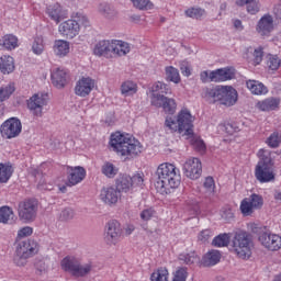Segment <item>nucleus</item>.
I'll return each mask as SVG.
<instances>
[{
  "label": "nucleus",
  "instance_id": "obj_19",
  "mask_svg": "<svg viewBox=\"0 0 281 281\" xmlns=\"http://www.w3.org/2000/svg\"><path fill=\"white\" fill-rule=\"evenodd\" d=\"M259 241L269 251H280L281 236L278 234L262 233L259 235Z\"/></svg>",
  "mask_w": 281,
  "mask_h": 281
},
{
  "label": "nucleus",
  "instance_id": "obj_2",
  "mask_svg": "<svg viewBox=\"0 0 281 281\" xmlns=\"http://www.w3.org/2000/svg\"><path fill=\"white\" fill-rule=\"evenodd\" d=\"M156 188L161 194L170 192L181 183V171L170 162H162L156 170Z\"/></svg>",
  "mask_w": 281,
  "mask_h": 281
},
{
  "label": "nucleus",
  "instance_id": "obj_4",
  "mask_svg": "<svg viewBox=\"0 0 281 281\" xmlns=\"http://www.w3.org/2000/svg\"><path fill=\"white\" fill-rule=\"evenodd\" d=\"M194 120L196 117L192 115V112L188 108H182L178 112L176 120L171 116L165 120V126L171 133H179L183 137H192L194 135Z\"/></svg>",
  "mask_w": 281,
  "mask_h": 281
},
{
  "label": "nucleus",
  "instance_id": "obj_7",
  "mask_svg": "<svg viewBox=\"0 0 281 281\" xmlns=\"http://www.w3.org/2000/svg\"><path fill=\"white\" fill-rule=\"evenodd\" d=\"M200 80L203 85L210 82H228V80H236V68L227 66L217 68L215 70H203L200 72Z\"/></svg>",
  "mask_w": 281,
  "mask_h": 281
},
{
  "label": "nucleus",
  "instance_id": "obj_38",
  "mask_svg": "<svg viewBox=\"0 0 281 281\" xmlns=\"http://www.w3.org/2000/svg\"><path fill=\"white\" fill-rule=\"evenodd\" d=\"M15 91L16 87L13 82L0 87V102H5V100H10L12 93H14Z\"/></svg>",
  "mask_w": 281,
  "mask_h": 281
},
{
  "label": "nucleus",
  "instance_id": "obj_48",
  "mask_svg": "<svg viewBox=\"0 0 281 281\" xmlns=\"http://www.w3.org/2000/svg\"><path fill=\"white\" fill-rule=\"evenodd\" d=\"M187 139H191V145L198 150V153H205V143L201 137L194 136L193 134L192 136L187 137Z\"/></svg>",
  "mask_w": 281,
  "mask_h": 281
},
{
  "label": "nucleus",
  "instance_id": "obj_15",
  "mask_svg": "<svg viewBox=\"0 0 281 281\" xmlns=\"http://www.w3.org/2000/svg\"><path fill=\"white\" fill-rule=\"evenodd\" d=\"M217 102L224 106H234L238 102V91L232 86H220Z\"/></svg>",
  "mask_w": 281,
  "mask_h": 281
},
{
  "label": "nucleus",
  "instance_id": "obj_39",
  "mask_svg": "<svg viewBox=\"0 0 281 281\" xmlns=\"http://www.w3.org/2000/svg\"><path fill=\"white\" fill-rule=\"evenodd\" d=\"M101 172L104 175V177H108V179H114L119 172V169L115 167V165H113V162L105 161L101 167Z\"/></svg>",
  "mask_w": 281,
  "mask_h": 281
},
{
  "label": "nucleus",
  "instance_id": "obj_51",
  "mask_svg": "<svg viewBox=\"0 0 281 281\" xmlns=\"http://www.w3.org/2000/svg\"><path fill=\"white\" fill-rule=\"evenodd\" d=\"M33 53L36 56H41L45 52V44H43V37H36L32 45Z\"/></svg>",
  "mask_w": 281,
  "mask_h": 281
},
{
  "label": "nucleus",
  "instance_id": "obj_13",
  "mask_svg": "<svg viewBox=\"0 0 281 281\" xmlns=\"http://www.w3.org/2000/svg\"><path fill=\"white\" fill-rule=\"evenodd\" d=\"M48 102L49 95L45 93H35L26 101V105L29 111H31L35 117H43V109L47 106Z\"/></svg>",
  "mask_w": 281,
  "mask_h": 281
},
{
  "label": "nucleus",
  "instance_id": "obj_41",
  "mask_svg": "<svg viewBox=\"0 0 281 281\" xmlns=\"http://www.w3.org/2000/svg\"><path fill=\"white\" fill-rule=\"evenodd\" d=\"M203 190L205 196H214V192L216 190V183L214 182V178L206 177L203 182Z\"/></svg>",
  "mask_w": 281,
  "mask_h": 281
},
{
  "label": "nucleus",
  "instance_id": "obj_59",
  "mask_svg": "<svg viewBox=\"0 0 281 281\" xmlns=\"http://www.w3.org/2000/svg\"><path fill=\"white\" fill-rule=\"evenodd\" d=\"M32 234H34V228L24 226L18 231L16 239L21 240V238H27V236H32Z\"/></svg>",
  "mask_w": 281,
  "mask_h": 281
},
{
  "label": "nucleus",
  "instance_id": "obj_22",
  "mask_svg": "<svg viewBox=\"0 0 281 281\" xmlns=\"http://www.w3.org/2000/svg\"><path fill=\"white\" fill-rule=\"evenodd\" d=\"M46 14H48L49 19L55 21V23H60V21L67 19V10L63 9V5L58 3L47 7Z\"/></svg>",
  "mask_w": 281,
  "mask_h": 281
},
{
  "label": "nucleus",
  "instance_id": "obj_64",
  "mask_svg": "<svg viewBox=\"0 0 281 281\" xmlns=\"http://www.w3.org/2000/svg\"><path fill=\"white\" fill-rule=\"evenodd\" d=\"M74 218V210L71 209H65L60 213V220L61 221H71Z\"/></svg>",
  "mask_w": 281,
  "mask_h": 281
},
{
  "label": "nucleus",
  "instance_id": "obj_55",
  "mask_svg": "<svg viewBox=\"0 0 281 281\" xmlns=\"http://www.w3.org/2000/svg\"><path fill=\"white\" fill-rule=\"evenodd\" d=\"M224 132L226 135H234L236 133H240V126L238 123H226L224 124Z\"/></svg>",
  "mask_w": 281,
  "mask_h": 281
},
{
  "label": "nucleus",
  "instance_id": "obj_21",
  "mask_svg": "<svg viewBox=\"0 0 281 281\" xmlns=\"http://www.w3.org/2000/svg\"><path fill=\"white\" fill-rule=\"evenodd\" d=\"M71 52V43L66 40H55L53 44V53L57 58H67Z\"/></svg>",
  "mask_w": 281,
  "mask_h": 281
},
{
  "label": "nucleus",
  "instance_id": "obj_31",
  "mask_svg": "<svg viewBox=\"0 0 281 281\" xmlns=\"http://www.w3.org/2000/svg\"><path fill=\"white\" fill-rule=\"evenodd\" d=\"M221 251L218 250H210L203 257L204 267H214V265H218L221 262Z\"/></svg>",
  "mask_w": 281,
  "mask_h": 281
},
{
  "label": "nucleus",
  "instance_id": "obj_36",
  "mask_svg": "<svg viewBox=\"0 0 281 281\" xmlns=\"http://www.w3.org/2000/svg\"><path fill=\"white\" fill-rule=\"evenodd\" d=\"M11 221H14V211L12 207L8 205L0 206V223L2 225H10Z\"/></svg>",
  "mask_w": 281,
  "mask_h": 281
},
{
  "label": "nucleus",
  "instance_id": "obj_61",
  "mask_svg": "<svg viewBox=\"0 0 281 281\" xmlns=\"http://www.w3.org/2000/svg\"><path fill=\"white\" fill-rule=\"evenodd\" d=\"M212 236H214V232H212V229H204L200 232V234L198 235V239L200 240V243H207V240H210Z\"/></svg>",
  "mask_w": 281,
  "mask_h": 281
},
{
  "label": "nucleus",
  "instance_id": "obj_8",
  "mask_svg": "<svg viewBox=\"0 0 281 281\" xmlns=\"http://www.w3.org/2000/svg\"><path fill=\"white\" fill-rule=\"evenodd\" d=\"M38 241L34 239H25L18 244L15 249L14 265L16 267H25L27 259L38 254Z\"/></svg>",
  "mask_w": 281,
  "mask_h": 281
},
{
  "label": "nucleus",
  "instance_id": "obj_17",
  "mask_svg": "<svg viewBox=\"0 0 281 281\" xmlns=\"http://www.w3.org/2000/svg\"><path fill=\"white\" fill-rule=\"evenodd\" d=\"M95 89V79L91 77H81L75 86V95L78 98H88L91 91Z\"/></svg>",
  "mask_w": 281,
  "mask_h": 281
},
{
  "label": "nucleus",
  "instance_id": "obj_44",
  "mask_svg": "<svg viewBox=\"0 0 281 281\" xmlns=\"http://www.w3.org/2000/svg\"><path fill=\"white\" fill-rule=\"evenodd\" d=\"M239 210L243 216H251V214H254V211L256 209H254V206L251 205V202H249V198H245L240 202Z\"/></svg>",
  "mask_w": 281,
  "mask_h": 281
},
{
  "label": "nucleus",
  "instance_id": "obj_26",
  "mask_svg": "<svg viewBox=\"0 0 281 281\" xmlns=\"http://www.w3.org/2000/svg\"><path fill=\"white\" fill-rule=\"evenodd\" d=\"M246 87L252 95H267V93H269V89L258 80H246Z\"/></svg>",
  "mask_w": 281,
  "mask_h": 281
},
{
  "label": "nucleus",
  "instance_id": "obj_3",
  "mask_svg": "<svg viewBox=\"0 0 281 281\" xmlns=\"http://www.w3.org/2000/svg\"><path fill=\"white\" fill-rule=\"evenodd\" d=\"M276 153L261 148L257 153L259 161L255 167V178L259 183H273L276 181Z\"/></svg>",
  "mask_w": 281,
  "mask_h": 281
},
{
  "label": "nucleus",
  "instance_id": "obj_57",
  "mask_svg": "<svg viewBox=\"0 0 281 281\" xmlns=\"http://www.w3.org/2000/svg\"><path fill=\"white\" fill-rule=\"evenodd\" d=\"M188 280V268H179L175 274L172 281H187Z\"/></svg>",
  "mask_w": 281,
  "mask_h": 281
},
{
  "label": "nucleus",
  "instance_id": "obj_37",
  "mask_svg": "<svg viewBox=\"0 0 281 281\" xmlns=\"http://www.w3.org/2000/svg\"><path fill=\"white\" fill-rule=\"evenodd\" d=\"M14 169L11 165L0 162V183H8L12 178Z\"/></svg>",
  "mask_w": 281,
  "mask_h": 281
},
{
  "label": "nucleus",
  "instance_id": "obj_16",
  "mask_svg": "<svg viewBox=\"0 0 281 281\" xmlns=\"http://www.w3.org/2000/svg\"><path fill=\"white\" fill-rule=\"evenodd\" d=\"M104 239L108 245H117L119 240H122V226L117 221L113 220L105 225Z\"/></svg>",
  "mask_w": 281,
  "mask_h": 281
},
{
  "label": "nucleus",
  "instance_id": "obj_45",
  "mask_svg": "<svg viewBox=\"0 0 281 281\" xmlns=\"http://www.w3.org/2000/svg\"><path fill=\"white\" fill-rule=\"evenodd\" d=\"M266 65L271 71H278V69H280L281 59L277 55H268Z\"/></svg>",
  "mask_w": 281,
  "mask_h": 281
},
{
  "label": "nucleus",
  "instance_id": "obj_1",
  "mask_svg": "<svg viewBox=\"0 0 281 281\" xmlns=\"http://www.w3.org/2000/svg\"><path fill=\"white\" fill-rule=\"evenodd\" d=\"M109 144L116 155L126 157V159H135V157H139L144 153L142 142L128 134L115 132L111 134Z\"/></svg>",
  "mask_w": 281,
  "mask_h": 281
},
{
  "label": "nucleus",
  "instance_id": "obj_25",
  "mask_svg": "<svg viewBox=\"0 0 281 281\" xmlns=\"http://www.w3.org/2000/svg\"><path fill=\"white\" fill-rule=\"evenodd\" d=\"M113 49V40H103L95 44L93 54L94 56H109Z\"/></svg>",
  "mask_w": 281,
  "mask_h": 281
},
{
  "label": "nucleus",
  "instance_id": "obj_47",
  "mask_svg": "<svg viewBox=\"0 0 281 281\" xmlns=\"http://www.w3.org/2000/svg\"><path fill=\"white\" fill-rule=\"evenodd\" d=\"M136 10H153L155 4L150 0H130Z\"/></svg>",
  "mask_w": 281,
  "mask_h": 281
},
{
  "label": "nucleus",
  "instance_id": "obj_24",
  "mask_svg": "<svg viewBox=\"0 0 281 281\" xmlns=\"http://www.w3.org/2000/svg\"><path fill=\"white\" fill-rule=\"evenodd\" d=\"M279 108H280V99L278 98H267L256 103V109H258V111H263V112L276 111Z\"/></svg>",
  "mask_w": 281,
  "mask_h": 281
},
{
  "label": "nucleus",
  "instance_id": "obj_50",
  "mask_svg": "<svg viewBox=\"0 0 281 281\" xmlns=\"http://www.w3.org/2000/svg\"><path fill=\"white\" fill-rule=\"evenodd\" d=\"M249 203L255 210H260L262 205H265V199H262V195L252 193L249 198Z\"/></svg>",
  "mask_w": 281,
  "mask_h": 281
},
{
  "label": "nucleus",
  "instance_id": "obj_63",
  "mask_svg": "<svg viewBox=\"0 0 281 281\" xmlns=\"http://www.w3.org/2000/svg\"><path fill=\"white\" fill-rule=\"evenodd\" d=\"M221 216L224 221H232L234 218V211L231 207H224L221 211Z\"/></svg>",
  "mask_w": 281,
  "mask_h": 281
},
{
  "label": "nucleus",
  "instance_id": "obj_29",
  "mask_svg": "<svg viewBox=\"0 0 281 281\" xmlns=\"http://www.w3.org/2000/svg\"><path fill=\"white\" fill-rule=\"evenodd\" d=\"M137 91H139V87L133 80H125L121 83V94L123 98H133Z\"/></svg>",
  "mask_w": 281,
  "mask_h": 281
},
{
  "label": "nucleus",
  "instance_id": "obj_5",
  "mask_svg": "<svg viewBox=\"0 0 281 281\" xmlns=\"http://www.w3.org/2000/svg\"><path fill=\"white\" fill-rule=\"evenodd\" d=\"M80 25L89 27V18L82 13H72L71 19L61 22L58 26V32L64 38L69 41L76 38L80 34Z\"/></svg>",
  "mask_w": 281,
  "mask_h": 281
},
{
  "label": "nucleus",
  "instance_id": "obj_9",
  "mask_svg": "<svg viewBox=\"0 0 281 281\" xmlns=\"http://www.w3.org/2000/svg\"><path fill=\"white\" fill-rule=\"evenodd\" d=\"M18 215L24 223H34L38 216V201L35 199L21 201L18 205Z\"/></svg>",
  "mask_w": 281,
  "mask_h": 281
},
{
  "label": "nucleus",
  "instance_id": "obj_60",
  "mask_svg": "<svg viewBox=\"0 0 281 281\" xmlns=\"http://www.w3.org/2000/svg\"><path fill=\"white\" fill-rule=\"evenodd\" d=\"M155 214H157V212H155L153 207L145 209L140 212V220L148 222L150 218H154Z\"/></svg>",
  "mask_w": 281,
  "mask_h": 281
},
{
  "label": "nucleus",
  "instance_id": "obj_40",
  "mask_svg": "<svg viewBox=\"0 0 281 281\" xmlns=\"http://www.w3.org/2000/svg\"><path fill=\"white\" fill-rule=\"evenodd\" d=\"M165 71L167 80H169V82H173L175 85H179V82H181V75H179V69L169 66L166 67Z\"/></svg>",
  "mask_w": 281,
  "mask_h": 281
},
{
  "label": "nucleus",
  "instance_id": "obj_46",
  "mask_svg": "<svg viewBox=\"0 0 281 281\" xmlns=\"http://www.w3.org/2000/svg\"><path fill=\"white\" fill-rule=\"evenodd\" d=\"M179 260L180 262H182V265H194V262L199 260V256L194 251L188 254H180Z\"/></svg>",
  "mask_w": 281,
  "mask_h": 281
},
{
  "label": "nucleus",
  "instance_id": "obj_49",
  "mask_svg": "<svg viewBox=\"0 0 281 281\" xmlns=\"http://www.w3.org/2000/svg\"><path fill=\"white\" fill-rule=\"evenodd\" d=\"M269 148H278L281 144V135L278 132H273L266 140Z\"/></svg>",
  "mask_w": 281,
  "mask_h": 281
},
{
  "label": "nucleus",
  "instance_id": "obj_35",
  "mask_svg": "<svg viewBox=\"0 0 281 281\" xmlns=\"http://www.w3.org/2000/svg\"><path fill=\"white\" fill-rule=\"evenodd\" d=\"M172 95V89L168 85L157 81L151 86V95Z\"/></svg>",
  "mask_w": 281,
  "mask_h": 281
},
{
  "label": "nucleus",
  "instance_id": "obj_11",
  "mask_svg": "<svg viewBox=\"0 0 281 281\" xmlns=\"http://www.w3.org/2000/svg\"><path fill=\"white\" fill-rule=\"evenodd\" d=\"M22 131L23 124L18 117H10L0 125V135L3 139H14Z\"/></svg>",
  "mask_w": 281,
  "mask_h": 281
},
{
  "label": "nucleus",
  "instance_id": "obj_33",
  "mask_svg": "<svg viewBox=\"0 0 281 281\" xmlns=\"http://www.w3.org/2000/svg\"><path fill=\"white\" fill-rule=\"evenodd\" d=\"M93 271V263L87 262V263H80V261L77 263V268L74 272V278H87L89 273Z\"/></svg>",
  "mask_w": 281,
  "mask_h": 281
},
{
  "label": "nucleus",
  "instance_id": "obj_18",
  "mask_svg": "<svg viewBox=\"0 0 281 281\" xmlns=\"http://www.w3.org/2000/svg\"><path fill=\"white\" fill-rule=\"evenodd\" d=\"M276 24L273 23V15L265 14L259 19L256 25V32L262 38H267L271 36V32H273Z\"/></svg>",
  "mask_w": 281,
  "mask_h": 281
},
{
  "label": "nucleus",
  "instance_id": "obj_42",
  "mask_svg": "<svg viewBox=\"0 0 281 281\" xmlns=\"http://www.w3.org/2000/svg\"><path fill=\"white\" fill-rule=\"evenodd\" d=\"M229 238L231 236L227 233L220 234L213 238L212 245L213 247H227L229 245Z\"/></svg>",
  "mask_w": 281,
  "mask_h": 281
},
{
  "label": "nucleus",
  "instance_id": "obj_52",
  "mask_svg": "<svg viewBox=\"0 0 281 281\" xmlns=\"http://www.w3.org/2000/svg\"><path fill=\"white\" fill-rule=\"evenodd\" d=\"M186 15L189 19H202V16H205V11L201 8H191L186 11Z\"/></svg>",
  "mask_w": 281,
  "mask_h": 281
},
{
  "label": "nucleus",
  "instance_id": "obj_62",
  "mask_svg": "<svg viewBox=\"0 0 281 281\" xmlns=\"http://www.w3.org/2000/svg\"><path fill=\"white\" fill-rule=\"evenodd\" d=\"M262 56H265V53L262 52V47H258L254 52V64L260 65L262 63Z\"/></svg>",
  "mask_w": 281,
  "mask_h": 281
},
{
  "label": "nucleus",
  "instance_id": "obj_58",
  "mask_svg": "<svg viewBox=\"0 0 281 281\" xmlns=\"http://www.w3.org/2000/svg\"><path fill=\"white\" fill-rule=\"evenodd\" d=\"M132 188H144V173H136L131 177Z\"/></svg>",
  "mask_w": 281,
  "mask_h": 281
},
{
  "label": "nucleus",
  "instance_id": "obj_12",
  "mask_svg": "<svg viewBox=\"0 0 281 281\" xmlns=\"http://www.w3.org/2000/svg\"><path fill=\"white\" fill-rule=\"evenodd\" d=\"M150 104L156 109H162V111L169 115H175V113H177V100L164 94H151Z\"/></svg>",
  "mask_w": 281,
  "mask_h": 281
},
{
  "label": "nucleus",
  "instance_id": "obj_43",
  "mask_svg": "<svg viewBox=\"0 0 281 281\" xmlns=\"http://www.w3.org/2000/svg\"><path fill=\"white\" fill-rule=\"evenodd\" d=\"M170 273L168 272V269L166 268H158L156 271H154L150 276L151 281H168V277Z\"/></svg>",
  "mask_w": 281,
  "mask_h": 281
},
{
  "label": "nucleus",
  "instance_id": "obj_54",
  "mask_svg": "<svg viewBox=\"0 0 281 281\" xmlns=\"http://www.w3.org/2000/svg\"><path fill=\"white\" fill-rule=\"evenodd\" d=\"M246 10L248 14H258L260 12V1L259 0H250L246 4Z\"/></svg>",
  "mask_w": 281,
  "mask_h": 281
},
{
  "label": "nucleus",
  "instance_id": "obj_53",
  "mask_svg": "<svg viewBox=\"0 0 281 281\" xmlns=\"http://www.w3.org/2000/svg\"><path fill=\"white\" fill-rule=\"evenodd\" d=\"M120 188L122 192H130V190H133V182L131 180V176H123L120 181Z\"/></svg>",
  "mask_w": 281,
  "mask_h": 281
},
{
  "label": "nucleus",
  "instance_id": "obj_34",
  "mask_svg": "<svg viewBox=\"0 0 281 281\" xmlns=\"http://www.w3.org/2000/svg\"><path fill=\"white\" fill-rule=\"evenodd\" d=\"M0 70L2 74H12L14 71V58L10 55H3L0 58Z\"/></svg>",
  "mask_w": 281,
  "mask_h": 281
},
{
  "label": "nucleus",
  "instance_id": "obj_6",
  "mask_svg": "<svg viewBox=\"0 0 281 281\" xmlns=\"http://www.w3.org/2000/svg\"><path fill=\"white\" fill-rule=\"evenodd\" d=\"M233 254L240 260H249L251 258L254 241L251 235L246 231H237L232 239Z\"/></svg>",
  "mask_w": 281,
  "mask_h": 281
},
{
  "label": "nucleus",
  "instance_id": "obj_14",
  "mask_svg": "<svg viewBox=\"0 0 281 281\" xmlns=\"http://www.w3.org/2000/svg\"><path fill=\"white\" fill-rule=\"evenodd\" d=\"M182 170L184 177L195 181L196 179H200L203 173V165L199 158H189L183 164Z\"/></svg>",
  "mask_w": 281,
  "mask_h": 281
},
{
  "label": "nucleus",
  "instance_id": "obj_23",
  "mask_svg": "<svg viewBox=\"0 0 281 281\" xmlns=\"http://www.w3.org/2000/svg\"><path fill=\"white\" fill-rule=\"evenodd\" d=\"M50 79L54 87L63 89L67 85V70L65 68H54L50 72Z\"/></svg>",
  "mask_w": 281,
  "mask_h": 281
},
{
  "label": "nucleus",
  "instance_id": "obj_20",
  "mask_svg": "<svg viewBox=\"0 0 281 281\" xmlns=\"http://www.w3.org/2000/svg\"><path fill=\"white\" fill-rule=\"evenodd\" d=\"M100 199L105 205H115L120 200V190L115 187H104L100 191Z\"/></svg>",
  "mask_w": 281,
  "mask_h": 281
},
{
  "label": "nucleus",
  "instance_id": "obj_30",
  "mask_svg": "<svg viewBox=\"0 0 281 281\" xmlns=\"http://www.w3.org/2000/svg\"><path fill=\"white\" fill-rule=\"evenodd\" d=\"M0 47L7 49L8 52L16 49V47H19V37H16L14 34H5L0 38Z\"/></svg>",
  "mask_w": 281,
  "mask_h": 281
},
{
  "label": "nucleus",
  "instance_id": "obj_56",
  "mask_svg": "<svg viewBox=\"0 0 281 281\" xmlns=\"http://www.w3.org/2000/svg\"><path fill=\"white\" fill-rule=\"evenodd\" d=\"M34 267L40 273H46L47 269H49V263L45 259H36Z\"/></svg>",
  "mask_w": 281,
  "mask_h": 281
},
{
  "label": "nucleus",
  "instance_id": "obj_32",
  "mask_svg": "<svg viewBox=\"0 0 281 281\" xmlns=\"http://www.w3.org/2000/svg\"><path fill=\"white\" fill-rule=\"evenodd\" d=\"M221 86H215L214 88L202 89L201 97L206 100V102H218V93Z\"/></svg>",
  "mask_w": 281,
  "mask_h": 281
},
{
  "label": "nucleus",
  "instance_id": "obj_10",
  "mask_svg": "<svg viewBox=\"0 0 281 281\" xmlns=\"http://www.w3.org/2000/svg\"><path fill=\"white\" fill-rule=\"evenodd\" d=\"M87 177V170L83 167H68L67 168V179L65 183L58 184V190L63 194L67 192V188H74V186H78V183H82L85 178Z\"/></svg>",
  "mask_w": 281,
  "mask_h": 281
},
{
  "label": "nucleus",
  "instance_id": "obj_27",
  "mask_svg": "<svg viewBox=\"0 0 281 281\" xmlns=\"http://www.w3.org/2000/svg\"><path fill=\"white\" fill-rule=\"evenodd\" d=\"M112 53L116 56H126L131 54V44L122 40H112Z\"/></svg>",
  "mask_w": 281,
  "mask_h": 281
},
{
  "label": "nucleus",
  "instance_id": "obj_28",
  "mask_svg": "<svg viewBox=\"0 0 281 281\" xmlns=\"http://www.w3.org/2000/svg\"><path fill=\"white\" fill-rule=\"evenodd\" d=\"M79 261L80 259H78L76 256H66L60 261V268L66 273H71L74 276Z\"/></svg>",
  "mask_w": 281,
  "mask_h": 281
}]
</instances>
